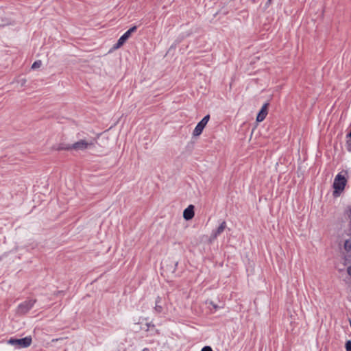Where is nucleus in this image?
<instances>
[{
	"label": "nucleus",
	"mask_w": 351,
	"mask_h": 351,
	"mask_svg": "<svg viewBox=\"0 0 351 351\" xmlns=\"http://www.w3.org/2000/svg\"><path fill=\"white\" fill-rule=\"evenodd\" d=\"M346 183L347 180L341 173H338L335 176L332 184L334 189L332 195L335 197H337L341 195L345 189Z\"/></svg>",
	"instance_id": "nucleus-1"
},
{
	"label": "nucleus",
	"mask_w": 351,
	"mask_h": 351,
	"mask_svg": "<svg viewBox=\"0 0 351 351\" xmlns=\"http://www.w3.org/2000/svg\"><path fill=\"white\" fill-rule=\"evenodd\" d=\"M94 145L93 141L80 140L73 144L68 145L65 147H60L58 149H74V150H85Z\"/></svg>",
	"instance_id": "nucleus-2"
},
{
	"label": "nucleus",
	"mask_w": 351,
	"mask_h": 351,
	"mask_svg": "<svg viewBox=\"0 0 351 351\" xmlns=\"http://www.w3.org/2000/svg\"><path fill=\"white\" fill-rule=\"evenodd\" d=\"M8 343L15 346L16 348H23L29 346L32 343L31 337H25L22 339L11 338L8 340Z\"/></svg>",
	"instance_id": "nucleus-3"
},
{
	"label": "nucleus",
	"mask_w": 351,
	"mask_h": 351,
	"mask_svg": "<svg viewBox=\"0 0 351 351\" xmlns=\"http://www.w3.org/2000/svg\"><path fill=\"white\" fill-rule=\"evenodd\" d=\"M36 302L35 299H29L20 304L17 307V313L19 315H25L29 312L34 306Z\"/></svg>",
	"instance_id": "nucleus-4"
},
{
	"label": "nucleus",
	"mask_w": 351,
	"mask_h": 351,
	"mask_svg": "<svg viewBox=\"0 0 351 351\" xmlns=\"http://www.w3.org/2000/svg\"><path fill=\"white\" fill-rule=\"evenodd\" d=\"M210 119V116L209 115H206L198 123L197 125H196V127L195 128L194 130H193V135L195 136H199L204 128H205V126L206 125V124L208 123V121Z\"/></svg>",
	"instance_id": "nucleus-5"
},
{
	"label": "nucleus",
	"mask_w": 351,
	"mask_h": 351,
	"mask_svg": "<svg viewBox=\"0 0 351 351\" xmlns=\"http://www.w3.org/2000/svg\"><path fill=\"white\" fill-rule=\"evenodd\" d=\"M136 30V27L134 26L131 28H130L126 32L122 35L119 39L118 40L117 44L114 46L115 49H118L121 47L125 41L130 37L132 33L134 32Z\"/></svg>",
	"instance_id": "nucleus-6"
},
{
	"label": "nucleus",
	"mask_w": 351,
	"mask_h": 351,
	"mask_svg": "<svg viewBox=\"0 0 351 351\" xmlns=\"http://www.w3.org/2000/svg\"><path fill=\"white\" fill-rule=\"evenodd\" d=\"M226 227H227L226 222L225 221H223L220 223L219 227L215 230L213 231V232L211 234V239H215L219 234H221L224 231V230L226 228Z\"/></svg>",
	"instance_id": "nucleus-7"
},
{
	"label": "nucleus",
	"mask_w": 351,
	"mask_h": 351,
	"mask_svg": "<svg viewBox=\"0 0 351 351\" xmlns=\"http://www.w3.org/2000/svg\"><path fill=\"white\" fill-rule=\"evenodd\" d=\"M268 106H269V104L266 103L262 106L260 112H258V114L256 117V121L258 122H261L265 119V117L267 114Z\"/></svg>",
	"instance_id": "nucleus-8"
},
{
	"label": "nucleus",
	"mask_w": 351,
	"mask_h": 351,
	"mask_svg": "<svg viewBox=\"0 0 351 351\" xmlns=\"http://www.w3.org/2000/svg\"><path fill=\"white\" fill-rule=\"evenodd\" d=\"M194 206L189 205L183 212V217L186 220H190L194 217Z\"/></svg>",
	"instance_id": "nucleus-9"
},
{
	"label": "nucleus",
	"mask_w": 351,
	"mask_h": 351,
	"mask_svg": "<svg viewBox=\"0 0 351 351\" xmlns=\"http://www.w3.org/2000/svg\"><path fill=\"white\" fill-rule=\"evenodd\" d=\"M161 302V298L160 297H158L156 298V306H155V311L157 312V313H161L162 311V307L161 305H160L159 304Z\"/></svg>",
	"instance_id": "nucleus-10"
},
{
	"label": "nucleus",
	"mask_w": 351,
	"mask_h": 351,
	"mask_svg": "<svg viewBox=\"0 0 351 351\" xmlns=\"http://www.w3.org/2000/svg\"><path fill=\"white\" fill-rule=\"evenodd\" d=\"M42 64V62L40 60H38V61H36L33 63L32 66V69H38L39 68Z\"/></svg>",
	"instance_id": "nucleus-11"
},
{
	"label": "nucleus",
	"mask_w": 351,
	"mask_h": 351,
	"mask_svg": "<svg viewBox=\"0 0 351 351\" xmlns=\"http://www.w3.org/2000/svg\"><path fill=\"white\" fill-rule=\"evenodd\" d=\"M346 351H351V341H348L346 343Z\"/></svg>",
	"instance_id": "nucleus-12"
},
{
	"label": "nucleus",
	"mask_w": 351,
	"mask_h": 351,
	"mask_svg": "<svg viewBox=\"0 0 351 351\" xmlns=\"http://www.w3.org/2000/svg\"><path fill=\"white\" fill-rule=\"evenodd\" d=\"M201 351H213V350L209 346H205L202 349Z\"/></svg>",
	"instance_id": "nucleus-13"
},
{
	"label": "nucleus",
	"mask_w": 351,
	"mask_h": 351,
	"mask_svg": "<svg viewBox=\"0 0 351 351\" xmlns=\"http://www.w3.org/2000/svg\"><path fill=\"white\" fill-rule=\"evenodd\" d=\"M347 215L348 217L351 219V206L348 207L347 210Z\"/></svg>",
	"instance_id": "nucleus-14"
},
{
	"label": "nucleus",
	"mask_w": 351,
	"mask_h": 351,
	"mask_svg": "<svg viewBox=\"0 0 351 351\" xmlns=\"http://www.w3.org/2000/svg\"><path fill=\"white\" fill-rule=\"evenodd\" d=\"M348 274L351 276V266L348 267Z\"/></svg>",
	"instance_id": "nucleus-15"
},
{
	"label": "nucleus",
	"mask_w": 351,
	"mask_h": 351,
	"mask_svg": "<svg viewBox=\"0 0 351 351\" xmlns=\"http://www.w3.org/2000/svg\"><path fill=\"white\" fill-rule=\"evenodd\" d=\"M210 304L213 306L214 308H215V309L217 308V306L214 304L213 302H210Z\"/></svg>",
	"instance_id": "nucleus-16"
},
{
	"label": "nucleus",
	"mask_w": 351,
	"mask_h": 351,
	"mask_svg": "<svg viewBox=\"0 0 351 351\" xmlns=\"http://www.w3.org/2000/svg\"><path fill=\"white\" fill-rule=\"evenodd\" d=\"M143 351H150V350H149V349H148V348H144V349L143 350Z\"/></svg>",
	"instance_id": "nucleus-17"
},
{
	"label": "nucleus",
	"mask_w": 351,
	"mask_h": 351,
	"mask_svg": "<svg viewBox=\"0 0 351 351\" xmlns=\"http://www.w3.org/2000/svg\"><path fill=\"white\" fill-rule=\"evenodd\" d=\"M22 81H23V82H22V84H25V82H26V80H25V79H23V80H22Z\"/></svg>",
	"instance_id": "nucleus-18"
},
{
	"label": "nucleus",
	"mask_w": 351,
	"mask_h": 351,
	"mask_svg": "<svg viewBox=\"0 0 351 351\" xmlns=\"http://www.w3.org/2000/svg\"><path fill=\"white\" fill-rule=\"evenodd\" d=\"M348 136L351 137V131L350 132Z\"/></svg>",
	"instance_id": "nucleus-19"
},
{
	"label": "nucleus",
	"mask_w": 351,
	"mask_h": 351,
	"mask_svg": "<svg viewBox=\"0 0 351 351\" xmlns=\"http://www.w3.org/2000/svg\"><path fill=\"white\" fill-rule=\"evenodd\" d=\"M1 260V257H0V261Z\"/></svg>",
	"instance_id": "nucleus-20"
},
{
	"label": "nucleus",
	"mask_w": 351,
	"mask_h": 351,
	"mask_svg": "<svg viewBox=\"0 0 351 351\" xmlns=\"http://www.w3.org/2000/svg\"><path fill=\"white\" fill-rule=\"evenodd\" d=\"M271 0H269V1H270Z\"/></svg>",
	"instance_id": "nucleus-21"
}]
</instances>
